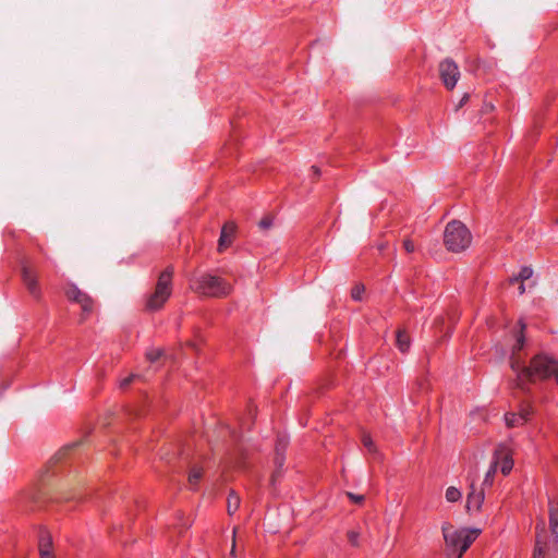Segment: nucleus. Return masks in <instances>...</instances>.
Segmentation results:
<instances>
[{"label": "nucleus", "instance_id": "1", "mask_svg": "<svg viewBox=\"0 0 558 558\" xmlns=\"http://www.w3.org/2000/svg\"><path fill=\"white\" fill-rule=\"evenodd\" d=\"M524 328L525 325L520 322V331L515 335V343L512 347L510 357L511 368L517 374L518 386L524 388L527 383H533L536 379H546L551 376H555L558 383V364L554 359L545 354H538L531 360L529 366L525 365L524 359L520 353L524 343Z\"/></svg>", "mask_w": 558, "mask_h": 558}, {"label": "nucleus", "instance_id": "2", "mask_svg": "<svg viewBox=\"0 0 558 558\" xmlns=\"http://www.w3.org/2000/svg\"><path fill=\"white\" fill-rule=\"evenodd\" d=\"M549 532L544 521L536 524V543L533 558H550L558 542V502L549 501Z\"/></svg>", "mask_w": 558, "mask_h": 558}, {"label": "nucleus", "instance_id": "3", "mask_svg": "<svg viewBox=\"0 0 558 558\" xmlns=\"http://www.w3.org/2000/svg\"><path fill=\"white\" fill-rule=\"evenodd\" d=\"M191 289L205 296L221 298L231 291V284L225 279L210 274H202L191 280Z\"/></svg>", "mask_w": 558, "mask_h": 558}, {"label": "nucleus", "instance_id": "4", "mask_svg": "<svg viewBox=\"0 0 558 558\" xmlns=\"http://www.w3.org/2000/svg\"><path fill=\"white\" fill-rule=\"evenodd\" d=\"M481 530L477 529H454L452 525H445L442 527L444 538L447 545L453 551H458V557L461 558L463 553L471 546V544L480 535Z\"/></svg>", "mask_w": 558, "mask_h": 558}, {"label": "nucleus", "instance_id": "5", "mask_svg": "<svg viewBox=\"0 0 558 558\" xmlns=\"http://www.w3.org/2000/svg\"><path fill=\"white\" fill-rule=\"evenodd\" d=\"M172 268L168 267L158 277L155 289L147 295L146 308L148 311H158L168 301L172 293Z\"/></svg>", "mask_w": 558, "mask_h": 558}, {"label": "nucleus", "instance_id": "6", "mask_svg": "<svg viewBox=\"0 0 558 558\" xmlns=\"http://www.w3.org/2000/svg\"><path fill=\"white\" fill-rule=\"evenodd\" d=\"M472 235L468 228L460 221H451L447 225L444 242L446 247L451 252H462L471 243Z\"/></svg>", "mask_w": 558, "mask_h": 558}, {"label": "nucleus", "instance_id": "7", "mask_svg": "<svg viewBox=\"0 0 558 558\" xmlns=\"http://www.w3.org/2000/svg\"><path fill=\"white\" fill-rule=\"evenodd\" d=\"M513 450L507 444L497 446L494 452L493 464L504 474L508 475L513 468Z\"/></svg>", "mask_w": 558, "mask_h": 558}, {"label": "nucleus", "instance_id": "8", "mask_svg": "<svg viewBox=\"0 0 558 558\" xmlns=\"http://www.w3.org/2000/svg\"><path fill=\"white\" fill-rule=\"evenodd\" d=\"M439 75L447 89H452L460 76L458 65L451 60H444L439 64Z\"/></svg>", "mask_w": 558, "mask_h": 558}, {"label": "nucleus", "instance_id": "9", "mask_svg": "<svg viewBox=\"0 0 558 558\" xmlns=\"http://www.w3.org/2000/svg\"><path fill=\"white\" fill-rule=\"evenodd\" d=\"M533 408L530 403L520 405L518 412H507L505 414V422L507 427L514 428L524 425L532 416Z\"/></svg>", "mask_w": 558, "mask_h": 558}, {"label": "nucleus", "instance_id": "10", "mask_svg": "<svg viewBox=\"0 0 558 558\" xmlns=\"http://www.w3.org/2000/svg\"><path fill=\"white\" fill-rule=\"evenodd\" d=\"M69 300L78 303L84 313L88 314L93 310V300L75 286H71L65 291Z\"/></svg>", "mask_w": 558, "mask_h": 558}, {"label": "nucleus", "instance_id": "11", "mask_svg": "<svg viewBox=\"0 0 558 558\" xmlns=\"http://www.w3.org/2000/svg\"><path fill=\"white\" fill-rule=\"evenodd\" d=\"M22 278H23V282L26 286L28 292L33 296L38 298L40 295V288H39V284L37 281V275L35 274V271L31 267L24 265L22 268Z\"/></svg>", "mask_w": 558, "mask_h": 558}, {"label": "nucleus", "instance_id": "12", "mask_svg": "<svg viewBox=\"0 0 558 558\" xmlns=\"http://www.w3.org/2000/svg\"><path fill=\"white\" fill-rule=\"evenodd\" d=\"M235 225L233 222H227L221 229V234L218 242V250L222 252L229 247L233 241L235 234Z\"/></svg>", "mask_w": 558, "mask_h": 558}, {"label": "nucleus", "instance_id": "13", "mask_svg": "<svg viewBox=\"0 0 558 558\" xmlns=\"http://www.w3.org/2000/svg\"><path fill=\"white\" fill-rule=\"evenodd\" d=\"M484 501V493L482 489H476L473 485L471 486V490L466 497V510L468 511H477L481 509V506Z\"/></svg>", "mask_w": 558, "mask_h": 558}, {"label": "nucleus", "instance_id": "14", "mask_svg": "<svg viewBox=\"0 0 558 558\" xmlns=\"http://www.w3.org/2000/svg\"><path fill=\"white\" fill-rule=\"evenodd\" d=\"M51 536L47 531H41L39 536L40 558H53L51 554Z\"/></svg>", "mask_w": 558, "mask_h": 558}, {"label": "nucleus", "instance_id": "15", "mask_svg": "<svg viewBox=\"0 0 558 558\" xmlns=\"http://www.w3.org/2000/svg\"><path fill=\"white\" fill-rule=\"evenodd\" d=\"M203 477V470L199 466H192L189 472V486L191 489H196L198 487V484Z\"/></svg>", "mask_w": 558, "mask_h": 558}, {"label": "nucleus", "instance_id": "16", "mask_svg": "<svg viewBox=\"0 0 558 558\" xmlns=\"http://www.w3.org/2000/svg\"><path fill=\"white\" fill-rule=\"evenodd\" d=\"M396 343L401 352H407L410 348V336L405 330H398L396 335Z\"/></svg>", "mask_w": 558, "mask_h": 558}, {"label": "nucleus", "instance_id": "17", "mask_svg": "<svg viewBox=\"0 0 558 558\" xmlns=\"http://www.w3.org/2000/svg\"><path fill=\"white\" fill-rule=\"evenodd\" d=\"M240 506V497L235 493H230L227 500V509L229 514H233Z\"/></svg>", "mask_w": 558, "mask_h": 558}, {"label": "nucleus", "instance_id": "18", "mask_svg": "<svg viewBox=\"0 0 558 558\" xmlns=\"http://www.w3.org/2000/svg\"><path fill=\"white\" fill-rule=\"evenodd\" d=\"M461 496V492L454 486H450L446 489L445 497L448 502H456L460 500Z\"/></svg>", "mask_w": 558, "mask_h": 558}, {"label": "nucleus", "instance_id": "19", "mask_svg": "<svg viewBox=\"0 0 558 558\" xmlns=\"http://www.w3.org/2000/svg\"><path fill=\"white\" fill-rule=\"evenodd\" d=\"M362 444H363L364 448L369 453H376L375 445H374V442H373V440H372L369 435L363 434V436H362Z\"/></svg>", "mask_w": 558, "mask_h": 558}, {"label": "nucleus", "instance_id": "20", "mask_svg": "<svg viewBox=\"0 0 558 558\" xmlns=\"http://www.w3.org/2000/svg\"><path fill=\"white\" fill-rule=\"evenodd\" d=\"M533 275V270L532 268L530 267H523L520 272H519V276L514 279L515 281H525L527 279H530Z\"/></svg>", "mask_w": 558, "mask_h": 558}, {"label": "nucleus", "instance_id": "21", "mask_svg": "<svg viewBox=\"0 0 558 558\" xmlns=\"http://www.w3.org/2000/svg\"><path fill=\"white\" fill-rule=\"evenodd\" d=\"M498 471V469L492 463L486 475H485V478H484V482L483 484L484 485H492L493 484V477L495 475V473Z\"/></svg>", "mask_w": 558, "mask_h": 558}, {"label": "nucleus", "instance_id": "22", "mask_svg": "<svg viewBox=\"0 0 558 558\" xmlns=\"http://www.w3.org/2000/svg\"><path fill=\"white\" fill-rule=\"evenodd\" d=\"M161 355L162 350L160 349H151L146 353V356L150 362H156L157 360L160 359Z\"/></svg>", "mask_w": 558, "mask_h": 558}, {"label": "nucleus", "instance_id": "23", "mask_svg": "<svg viewBox=\"0 0 558 558\" xmlns=\"http://www.w3.org/2000/svg\"><path fill=\"white\" fill-rule=\"evenodd\" d=\"M363 292H364V288L362 286H356L352 289V298L354 300H361Z\"/></svg>", "mask_w": 558, "mask_h": 558}, {"label": "nucleus", "instance_id": "24", "mask_svg": "<svg viewBox=\"0 0 558 558\" xmlns=\"http://www.w3.org/2000/svg\"><path fill=\"white\" fill-rule=\"evenodd\" d=\"M403 248L405 250V252L412 253L415 250V244H414V242L412 240L405 239L403 241Z\"/></svg>", "mask_w": 558, "mask_h": 558}, {"label": "nucleus", "instance_id": "25", "mask_svg": "<svg viewBox=\"0 0 558 558\" xmlns=\"http://www.w3.org/2000/svg\"><path fill=\"white\" fill-rule=\"evenodd\" d=\"M348 497L353 501V502H356V504H361L363 500H364V496L363 495H354L352 493H348L347 494Z\"/></svg>", "mask_w": 558, "mask_h": 558}, {"label": "nucleus", "instance_id": "26", "mask_svg": "<svg viewBox=\"0 0 558 558\" xmlns=\"http://www.w3.org/2000/svg\"><path fill=\"white\" fill-rule=\"evenodd\" d=\"M135 377H136L135 375H131V376L122 379L120 383L121 388L128 387L134 380Z\"/></svg>", "mask_w": 558, "mask_h": 558}, {"label": "nucleus", "instance_id": "27", "mask_svg": "<svg viewBox=\"0 0 558 558\" xmlns=\"http://www.w3.org/2000/svg\"><path fill=\"white\" fill-rule=\"evenodd\" d=\"M357 536H359V535H357V533H355V532H353V531H351V532H349V533H348L349 541H350V543H351L352 545H356V544H357V543H356Z\"/></svg>", "mask_w": 558, "mask_h": 558}, {"label": "nucleus", "instance_id": "28", "mask_svg": "<svg viewBox=\"0 0 558 558\" xmlns=\"http://www.w3.org/2000/svg\"><path fill=\"white\" fill-rule=\"evenodd\" d=\"M468 100H469V94H464L463 97L461 98L459 105L457 106V110L460 109L461 107H463Z\"/></svg>", "mask_w": 558, "mask_h": 558}, {"label": "nucleus", "instance_id": "29", "mask_svg": "<svg viewBox=\"0 0 558 558\" xmlns=\"http://www.w3.org/2000/svg\"><path fill=\"white\" fill-rule=\"evenodd\" d=\"M260 226H262L263 228H268V227L270 226V221H269V220H267V219H263V220L260 221Z\"/></svg>", "mask_w": 558, "mask_h": 558}, {"label": "nucleus", "instance_id": "30", "mask_svg": "<svg viewBox=\"0 0 558 558\" xmlns=\"http://www.w3.org/2000/svg\"><path fill=\"white\" fill-rule=\"evenodd\" d=\"M518 289H519V293H520V294H523V293H524L525 288H524L523 281H520V284H519V288H518Z\"/></svg>", "mask_w": 558, "mask_h": 558}, {"label": "nucleus", "instance_id": "31", "mask_svg": "<svg viewBox=\"0 0 558 558\" xmlns=\"http://www.w3.org/2000/svg\"><path fill=\"white\" fill-rule=\"evenodd\" d=\"M313 170H314L315 175H318V169L313 167Z\"/></svg>", "mask_w": 558, "mask_h": 558}]
</instances>
